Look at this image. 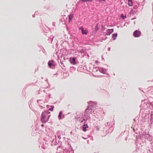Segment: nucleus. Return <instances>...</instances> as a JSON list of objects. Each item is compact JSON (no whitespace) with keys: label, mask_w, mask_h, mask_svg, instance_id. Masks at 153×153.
<instances>
[{"label":"nucleus","mask_w":153,"mask_h":153,"mask_svg":"<svg viewBox=\"0 0 153 153\" xmlns=\"http://www.w3.org/2000/svg\"><path fill=\"white\" fill-rule=\"evenodd\" d=\"M97 102H92L90 101L88 102L89 105L87 107V108L85 109L84 113V116L86 120H89L90 118L89 117V114H91L92 110L94 108H96Z\"/></svg>","instance_id":"f257e3e1"},{"label":"nucleus","mask_w":153,"mask_h":153,"mask_svg":"<svg viewBox=\"0 0 153 153\" xmlns=\"http://www.w3.org/2000/svg\"><path fill=\"white\" fill-rule=\"evenodd\" d=\"M50 116L48 115V111H44L42 112L41 117V120L43 123H45L49 120Z\"/></svg>","instance_id":"f03ea898"},{"label":"nucleus","mask_w":153,"mask_h":153,"mask_svg":"<svg viewBox=\"0 0 153 153\" xmlns=\"http://www.w3.org/2000/svg\"><path fill=\"white\" fill-rule=\"evenodd\" d=\"M144 136L145 137V138L147 140L151 142L152 140V136L149 134V133H146V132L145 133Z\"/></svg>","instance_id":"7ed1b4c3"},{"label":"nucleus","mask_w":153,"mask_h":153,"mask_svg":"<svg viewBox=\"0 0 153 153\" xmlns=\"http://www.w3.org/2000/svg\"><path fill=\"white\" fill-rule=\"evenodd\" d=\"M141 35V32L138 30H135L133 33V36L135 37H140Z\"/></svg>","instance_id":"20e7f679"},{"label":"nucleus","mask_w":153,"mask_h":153,"mask_svg":"<svg viewBox=\"0 0 153 153\" xmlns=\"http://www.w3.org/2000/svg\"><path fill=\"white\" fill-rule=\"evenodd\" d=\"M70 59V62L71 64L73 65H75L76 64V57H71Z\"/></svg>","instance_id":"39448f33"},{"label":"nucleus","mask_w":153,"mask_h":153,"mask_svg":"<svg viewBox=\"0 0 153 153\" xmlns=\"http://www.w3.org/2000/svg\"><path fill=\"white\" fill-rule=\"evenodd\" d=\"M54 61L53 59L50 60L48 62V65L50 68H53L54 67L55 65Z\"/></svg>","instance_id":"423d86ee"},{"label":"nucleus","mask_w":153,"mask_h":153,"mask_svg":"<svg viewBox=\"0 0 153 153\" xmlns=\"http://www.w3.org/2000/svg\"><path fill=\"white\" fill-rule=\"evenodd\" d=\"M55 9V6L52 4H50L48 6V11H53Z\"/></svg>","instance_id":"0eeeda50"},{"label":"nucleus","mask_w":153,"mask_h":153,"mask_svg":"<svg viewBox=\"0 0 153 153\" xmlns=\"http://www.w3.org/2000/svg\"><path fill=\"white\" fill-rule=\"evenodd\" d=\"M114 31L113 29H108L107 30L106 32L105 33V35H109Z\"/></svg>","instance_id":"6e6552de"},{"label":"nucleus","mask_w":153,"mask_h":153,"mask_svg":"<svg viewBox=\"0 0 153 153\" xmlns=\"http://www.w3.org/2000/svg\"><path fill=\"white\" fill-rule=\"evenodd\" d=\"M79 29L81 31L82 34L83 35L85 34L86 35L88 33V31L86 30H84V28L82 27H81Z\"/></svg>","instance_id":"1a4fd4ad"},{"label":"nucleus","mask_w":153,"mask_h":153,"mask_svg":"<svg viewBox=\"0 0 153 153\" xmlns=\"http://www.w3.org/2000/svg\"><path fill=\"white\" fill-rule=\"evenodd\" d=\"M107 69L102 67L100 68L99 69L100 71L103 74H106L107 73Z\"/></svg>","instance_id":"9d476101"},{"label":"nucleus","mask_w":153,"mask_h":153,"mask_svg":"<svg viewBox=\"0 0 153 153\" xmlns=\"http://www.w3.org/2000/svg\"><path fill=\"white\" fill-rule=\"evenodd\" d=\"M88 126L87 123H86L85 122L84 124L82 126V130L84 131H86V128H88Z\"/></svg>","instance_id":"9b49d317"},{"label":"nucleus","mask_w":153,"mask_h":153,"mask_svg":"<svg viewBox=\"0 0 153 153\" xmlns=\"http://www.w3.org/2000/svg\"><path fill=\"white\" fill-rule=\"evenodd\" d=\"M128 5L129 6H132L133 5V2L132 1V0H128Z\"/></svg>","instance_id":"f8f14e48"},{"label":"nucleus","mask_w":153,"mask_h":153,"mask_svg":"<svg viewBox=\"0 0 153 153\" xmlns=\"http://www.w3.org/2000/svg\"><path fill=\"white\" fill-rule=\"evenodd\" d=\"M117 36V33H113L112 34V38H113V40H115L116 39Z\"/></svg>","instance_id":"ddd939ff"},{"label":"nucleus","mask_w":153,"mask_h":153,"mask_svg":"<svg viewBox=\"0 0 153 153\" xmlns=\"http://www.w3.org/2000/svg\"><path fill=\"white\" fill-rule=\"evenodd\" d=\"M151 117L150 119V124L152 125V123L153 124V114H152L151 115Z\"/></svg>","instance_id":"4468645a"},{"label":"nucleus","mask_w":153,"mask_h":153,"mask_svg":"<svg viewBox=\"0 0 153 153\" xmlns=\"http://www.w3.org/2000/svg\"><path fill=\"white\" fill-rule=\"evenodd\" d=\"M62 111H60L59 113V114L58 115V118L59 120H60L62 119Z\"/></svg>","instance_id":"2eb2a0df"},{"label":"nucleus","mask_w":153,"mask_h":153,"mask_svg":"<svg viewBox=\"0 0 153 153\" xmlns=\"http://www.w3.org/2000/svg\"><path fill=\"white\" fill-rule=\"evenodd\" d=\"M73 17V15H69L68 20L69 22H70L72 20Z\"/></svg>","instance_id":"dca6fc26"},{"label":"nucleus","mask_w":153,"mask_h":153,"mask_svg":"<svg viewBox=\"0 0 153 153\" xmlns=\"http://www.w3.org/2000/svg\"><path fill=\"white\" fill-rule=\"evenodd\" d=\"M43 8L46 10L48 11V6L47 5H44L43 7Z\"/></svg>","instance_id":"f3484780"},{"label":"nucleus","mask_w":153,"mask_h":153,"mask_svg":"<svg viewBox=\"0 0 153 153\" xmlns=\"http://www.w3.org/2000/svg\"><path fill=\"white\" fill-rule=\"evenodd\" d=\"M80 1H81L83 2H86L87 1L92 2V0H80Z\"/></svg>","instance_id":"a211bd4d"},{"label":"nucleus","mask_w":153,"mask_h":153,"mask_svg":"<svg viewBox=\"0 0 153 153\" xmlns=\"http://www.w3.org/2000/svg\"><path fill=\"white\" fill-rule=\"evenodd\" d=\"M121 18H122L123 19L126 18V16H124L123 14H121Z\"/></svg>","instance_id":"6ab92c4d"},{"label":"nucleus","mask_w":153,"mask_h":153,"mask_svg":"<svg viewBox=\"0 0 153 153\" xmlns=\"http://www.w3.org/2000/svg\"><path fill=\"white\" fill-rule=\"evenodd\" d=\"M75 118L77 119L78 120H79L80 119H81L82 118V117H81L80 118V115H77L75 117Z\"/></svg>","instance_id":"aec40b11"},{"label":"nucleus","mask_w":153,"mask_h":153,"mask_svg":"<svg viewBox=\"0 0 153 153\" xmlns=\"http://www.w3.org/2000/svg\"><path fill=\"white\" fill-rule=\"evenodd\" d=\"M99 30V28L98 27V25H96V26L95 27V31L96 32Z\"/></svg>","instance_id":"412c9836"},{"label":"nucleus","mask_w":153,"mask_h":153,"mask_svg":"<svg viewBox=\"0 0 153 153\" xmlns=\"http://www.w3.org/2000/svg\"><path fill=\"white\" fill-rule=\"evenodd\" d=\"M100 128V126H98V125H97L96 127V131H98L99 130Z\"/></svg>","instance_id":"4be33fe9"},{"label":"nucleus","mask_w":153,"mask_h":153,"mask_svg":"<svg viewBox=\"0 0 153 153\" xmlns=\"http://www.w3.org/2000/svg\"><path fill=\"white\" fill-rule=\"evenodd\" d=\"M54 108V107L53 106H51V108H50L49 109V110L51 111H53Z\"/></svg>","instance_id":"5701e85b"},{"label":"nucleus","mask_w":153,"mask_h":153,"mask_svg":"<svg viewBox=\"0 0 153 153\" xmlns=\"http://www.w3.org/2000/svg\"><path fill=\"white\" fill-rule=\"evenodd\" d=\"M110 125V123L109 122H107V123L105 124V126L106 127Z\"/></svg>","instance_id":"b1692460"},{"label":"nucleus","mask_w":153,"mask_h":153,"mask_svg":"<svg viewBox=\"0 0 153 153\" xmlns=\"http://www.w3.org/2000/svg\"><path fill=\"white\" fill-rule=\"evenodd\" d=\"M84 121H86L85 119L84 118H83L82 119V120L81 121V123H82Z\"/></svg>","instance_id":"393cba45"},{"label":"nucleus","mask_w":153,"mask_h":153,"mask_svg":"<svg viewBox=\"0 0 153 153\" xmlns=\"http://www.w3.org/2000/svg\"><path fill=\"white\" fill-rule=\"evenodd\" d=\"M54 36L52 38H51L50 39H48V40H50L51 41V42H52L53 41V38Z\"/></svg>","instance_id":"a878e982"},{"label":"nucleus","mask_w":153,"mask_h":153,"mask_svg":"<svg viewBox=\"0 0 153 153\" xmlns=\"http://www.w3.org/2000/svg\"><path fill=\"white\" fill-rule=\"evenodd\" d=\"M42 100H37V102L38 103H40V101H41Z\"/></svg>","instance_id":"bb28decb"},{"label":"nucleus","mask_w":153,"mask_h":153,"mask_svg":"<svg viewBox=\"0 0 153 153\" xmlns=\"http://www.w3.org/2000/svg\"><path fill=\"white\" fill-rule=\"evenodd\" d=\"M55 24H56V23L54 22H53L52 23L53 25V26H55Z\"/></svg>","instance_id":"cd10ccee"},{"label":"nucleus","mask_w":153,"mask_h":153,"mask_svg":"<svg viewBox=\"0 0 153 153\" xmlns=\"http://www.w3.org/2000/svg\"><path fill=\"white\" fill-rule=\"evenodd\" d=\"M133 8L134 9H136L137 8V6H134L133 7Z\"/></svg>","instance_id":"c85d7f7f"},{"label":"nucleus","mask_w":153,"mask_h":153,"mask_svg":"<svg viewBox=\"0 0 153 153\" xmlns=\"http://www.w3.org/2000/svg\"><path fill=\"white\" fill-rule=\"evenodd\" d=\"M46 91L45 90H43V91H41V93H42L44 92V93H45V92Z\"/></svg>","instance_id":"c756f323"},{"label":"nucleus","mask_w":153,"mask_h":153,"mask_svg":"<svg viewBox=\"0 0 153 153\" xmlns=\"http://www.w3.org/2000/svg\"><path fill=\"white\" fill-rule=\"evenodd\" d=\"M80 1H79L78 2H77L76 4V5L78 6L79 4V3L80 2Z\"/></svg>","instance_id":"7c9ffc66"},{"label":"nucleus","mask_w":153,"mask_h":153,"mask_svg":"<svg viewBox=\"0 0 153 153\" xmlns=\"http://www.w3.org/2000/svg\"><path fill=\"white\" fill-rule=\"evenodd\" d=\"M51 95L50 94H49L48 95V98L49 99L51 97Z\"/></svg>","instance_id":"2f4dec72"},{"label":"nucleus","mask_w":153,"mask_h":153,"mask_svg":"<svg viewBox=\"0 0 153 153\" xmlns=\"http://www.w3.org/2000/svg\"><path fill=\"white\" fill-rule=\"evenodd\" d=\"M40 91H37V94H39L40 93L39 92Z\"/></svg>","instance_id":"473e14b6"},{"label":"nucleus","mask_w":153,"mask_h":153,"mask_svg":"<svg viewBox=\"0 0 153 153\" xmlns=\"http://www.w3.org/2000/svg\"><path fill=\"white\" fill-rule=\"evenodd\" d=\"M84 50H83V49H82V51H80L82 53V52H84Z\"/></svg>","instance_id":"72a5a7b5"},{"label":"nucleus","mask_w":153,"mask_h":153,"mask_svg":"<svg viewBox=\"0 0 153 153\" xmlns=\"http://www.w3.org/2000/svg\"><path fill=\"white\" fill-rule=\"evenodd\" d=\"M32 17H33V18H34L35 17V14H33L32 15Z\"/></svg>","instance_id":"f704fd0d"},{"label":"nucleus","mask_w":153,"mask_h":153,"mask_svg":"<svg viewBox=\"0 0 153 153\" xmlns=\"http://www.w3.org/2000/svg\"><path fill=\"white\" fill-rule=\"evenodd\" d=\"M57 137H58V138H59V139H60L61 138V137H60V136H58H58H57Z\"/></svg>","instance_id":"c9c22d12"},{"label":"nucleus","mask_w":153,"mask_h":153,"mask_svg":"<svg viewBox=\"0 0 153 153\" xmlns=\"http://www.w3.org/2000/svg\"><path fill=\"white\" fill-rule=\"evenodd\" d=\"M48 100H48L47 99H46L45 100V101L46 102H47Z\"/></svg>","instance_id":"e433bc0d"},{"label":"nucleus","mask_w":153,"mask_h":153,"mask_svg":"<svg viewBox=\"0 0 153 153\" xmlns=\"http://www.w3.org/2000/svg\"><path fill=\"white\" fill-rule=\"evenodd\" d=\"M110 48H108V50L109 51H110Z\"/></svg>","instance_id":"4c0bfd02"},{"label":"nucleus","mask_w":153,"mask_h":153,"mask_svg":"<svg viewBox=\"0 0 153 153\" xmlns=\"http://www.w3.org/2000/svg\"><path fill=\"white\" fill-rule=\"evenodd\" d=\"M62 146H59V147H58L57 148V149H58L59 148H60V147H61Z\"/></svg>","instance_id":"58836bf2"},{"label":"nucleus","mask_w":153,"mask_h":153,"mask_svg":"<svg viewBox=\"0 0 153 153\" xmlns=\"http://www.w3.org/2000/svg\"><path fill=\"white\" fill-rule=\"evenodd\" d=\"M41 126H42V127H43V126H44V125H43V124H42L41 125Z\"/></svg>","instance_id":"ea45409f"},{"label":"nucleus","mask_w":153,"mask_h":153,"mask_svg":"<svg viewBox=\"0 0 153 153\" xmlns=\"http://www.w3.org/2000/svg\"><path fill=\"white\" fill-rule=\"evenodd\" d=\"M82 68L83 69H84V67L82 66V67H81V68Z\"/></svg>","instance_id":"a19ab883"},{"label":"nucleus","mask_w":153,"mask_h":153,"mask_svg":"<svg viewBox=\"0 0 153 153\" xmlns=\"http://www.w3.org/2000/svg\"><path fill=\"white\" fill-rule=\"evenodd\" d=\"M62 117H63V118L64 117V115H62Z\"/></svg>","instance_id":"79ce46f5"},{"label":"nucleus","mask_w":153,"mask_h":153,"mask_svg":"<svg viewBox=\"0 0 153 153\" xmlns=\"http://www.w3.org/2000/svg\"><path fill=\"white\" fill-rule=\"evenodd\" d=\"M71 68H73V69H75V68H74V67H72Z\"/></svg>","instance_id":"37998d69"},{"label":"nucleus","mask_w":153,"mask_h":153,"mask_svg":"<svg viewBox=\"0 0 153 153\" xmlns=\"http://www.w3.org/2000/svg\"><path fill=\"white\" fill-rule=\"evenodd\" d=\"M36 12H38V11H36L35 12V13H36Z\"/></svg>","instance_id":"c03bdc74"},{"label":"nucleus","mask_w":153,"mask_h":153,"mask_svg":"<svg viewBox=\"0 0 153 153\" xmlns=\"http://www.w3.org/2000/svg\"><path fill=\"white\" fill-rule=\"evenodd\" d=\"M43 149H45V148L44 147H43Z\"/></svg>","instance_id":"a18cd8bd"}]
</instances>
